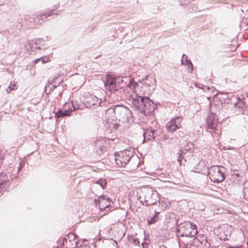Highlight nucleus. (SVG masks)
Listing matches in <instances>:
<instances>
[{
  "instance_id": "obj_13",
  "label": "nucleus",
  "mask_w": 248,
  "mask_h": 248,
  "mask_svg": "<svg viewBox=\"0 0 248 248\" xmlns=\"http://www.w3.org/2000/svg\"><path fill=\"white\" fill-rule=\"evenodd\" d=\"M206 124L208 129L213 130H218V128H219L220 124L217 122L215 116L213 113H210L206 119Z\"/></svg>"
},
{
  "instance_id": "obj_24",
  "label": "nucleus",
  "mask_w": 248,
  "mask_h": 248,
  "mask_svg": "<svg viewBox=\"0 0 248 248\" xmlns=\"http://www.w3.org/2000/svg\"><path fill=\"white\" fill-rule=\"evenodd\" d=\"M131 89L133 90L135 92V94L136 91V88L139 86L138 83L136 82H135L133 80H130L128 85H127Z\"/></svg>"
},
{
  "instance_id": "obj_41",
  "label": "nucleus",
  "mask_w": 248,
  "mask_h": 248,
  "mask_svg": "<svg viewBox=\"0 0 248 248\" xmlns=\"http://www.w3.org/2000/svg\"><path fill=\"white\" fill-rule=\"evenodd\" d=\"M233 247H230V248H233Z\"/></svg>"
},
{
  "instance_id": "obj_1",
  "label": "nucleus",
  "mask_w": 248,
  "mask_h": 248,
  "mask_svg": "<svg viewBox=\"0 0 248 248\" xmlns=\"http://www.w3.org/2000/svg\"><path fill=\"white\" fill-rule=\"evenodd\" d=\"M131 98V103L139 109L141 113L149 115L154 111L155 105L149 98L138 95L137 93L132 94Z\"/></svg>"
},
{
  "instance_id": "obj_9",
  "label": "nucleus",
  "mask_w": 248,
  "mask_h": 248,
  "mask_svg": "<svg viewBox=\"0 0 248 248\" xmlns=\"http://www.w3.org/2000/svg\"><path fill=\"white\" fill-rule=\"evenodd\" d=\"M159 200L158 193L156 190H148L144 197V202L147 206L155 205Z\"/></svg>"
},
{
  "instance_id": "obj_7",
  "label": "nucleus",
  "mask_w": 248,
  "mask_h": 248,
  "mask_svg": "<svg viewBox=\"0 0 248 248\" xmlns=\"http://www.w3.org/2000/svg\"><path fill=\"white\" fill-rule=\"evenodd\" d=\"M128 111L127 108L120 105H115L114 107H111L106 110V115H111L112 120L117 115L120 117H124Z\"/></svg>"
},
{
  "instance_id": "obj_27",
  "label": "nucleus",
  "mask_w": 248,
  "mask_h": 248,
  "mask_svg": "<svg viewBox=\"0 0 248 248\" xmlns=\"http://www.w3.org/2000/svg\"><path fill=\"white\" fill-rule=\"evenodd\" d=\"M244 198L248 202V182L246 183L243 188Z\"/></svg>"
},
{
  "instance_id": "obj_36",
  "label": "nucleus",
  "mask_w": 248,
  "mask_h": 248,
  "mask_svg": "<svg viewBox=\"0 0 248 248\" xmlns=\"http://www.w3.org/2000/svg\"><path fill=\"white\" fill-rule=\"evenodd\" d=\"M159 248H168L166 247L165 246L162 245V246H160Z\"/></svg>"
},
{
  "instance_id": "obj_11",
  "label": "nucleus",
  "mask_w": 248,
  "mask_h": 248,
  "mask_svg": "<svg viewBox=\"0 0 248 248\" xmlns=\"http://www.w3.org/2000/svg\"><path fill=\"white\" fill-rule=\"evenodd\" d=\"M93 202L96 205L98 204L99 208L102 209V208H105L109 206V203L112 201L109 198L107 197L106 196L101 195L98 197V199H95Z\"/></svg>"
},
{
  "instance_id": "obj_42",
  "label": "nucleus",
  "mask_w": 248,
  "mask_h": 248,
  "mask_svg": "<svg viewBox=\"0 0 248 248\" xmlns=\"http://www.w3.org/2000/svg\"><path fill=\"white\" fill-rule=\"evenodd\" d=\"M247 25H248V23H247Z\"/></svg>"
},
{
  "instance_id": "obj_19",
  "label": "nucleus",
  "mask_w": 248,
  "mask_h": 248,
  "mask_svg": "<svg viewBox=\"0 0 248 248\" xmlns=\"http://www.w3.org/2000/svg\"><path fill=\"white\" fill-rule=\"evenodd\" d=\"M181 63L183 65H187L189 73H192L193 71V64L191 61L187 59L186 55L183 54L181 59Z\"/></svg>"
},
{
  "instance_id": "obj_31",
  "label": "nucleus",
  "mask_w": 248,
  "mask_h": 248,
  "mask_svg": "<svg viewBox=\"0 0 248 248\" xmlns=\"http://www.w3.org/2000/svg\"><path fill=\"white\" fill-rule=\"evenodd\" d=\"M14 86H15V85H13L12 83L11 85H9L8 89H9L10 91H12L14 90Z\"/></svg>"
},
{
  "instance_id": "obj_2",
  "label": "nucleus",
  "mask_w": 248,
  "mask_h": 248,
  "mask_svg": "<svg viewBox=\"0 0 248 248\" xmlns=\"http://www.w3.org/2000/svg\"><path fill=\"white\" fill-rule=\"evenodd\" d=\"M177 232L178 235L182 237L189 238L190 240L187 242L196 244L199 241L195 237L198 232L197 227L190 221H184L177 226Z\"/></svg>"
},
{
  "instance_id": "obj_37",
  "label": "nucleus",
  "mask_w": 248,
  "mask_h": 248,
  "mask_svg": "<svg viewBox=\"0 0 248 248\" xmlns=\"http://www.w3.org/2000/svg\"><path fill=\"white\" fill-rule=\"evenodd\" d=\"M159 212H156V211H155V214H154V215H156V216H158V215L159 214Z\"/></svg>"
},
{
  "instance_id": "obj_23",
  "label": "nucleus",
  "mask_w": 248,
  "mask_h": 248,
  "mask_svg": "<svg viewBox=\"0 0 248 248\" xmlns=\"http://www.w3.org/2000/svg\"><path fill=\"white\" fill-rule=\"evenodd\" d=\"M128 241L130 244L137 246L140 244V242L138 238L135 237L133 235H129L128 236Z\"/></svg>"
},
{
  "instance_id": "obj_34",
  "label": "nucleus",
  "mask_w": 248,
  "mask_h": 248,
  "mask_svg": "<svg viewBox=\"0 0 248 248\" xmlns=\"http://www.w3.org/2000/svg\"><path fill=\"white\" fill-rule=\"evenodd\" d=\"M57 78V77H55L53 78L51 84L55 82V80Z\"/></svg>"
},
{
  "instance_id": "obj_15",
  "label": "nucleus",
  "mask_w": 248,
  "mask_h": 248,
  "mask_svg": "<svg viewBox=\"0 0 248 248\" xmlns=\"http://www.w3.org/2000/svg\"><path fill=\"white\" fill-rule=\"evenodd\" d=\"M101 103V99L93 95H90L86 101V106L91 107L92 106H99Z\"/></svg>"
},
{
  "instance_id": "obj_8",
  "label": "nucleus",
  "mask_w": 248,
  "mask_h": 248,
  "mask_svg": "<svg viewBox=\"0 0 248 248\" xmlns=\"http://www.w3.org/2000/svg\"><path fill=\"white\" fill-rule=\"evenodd\" d=\"M78 239L74 233H69L65 235L62 245L65 248H76L78 244Z\"/></svg>"
},
{
  "instance_id": "obj_20",
  "label": "nucleus",
  "mask_w": 248,
  "mask_h": 248,
  "mask_svg": "<svg viewBox=\"0 0 248 248\" xmlns=\"http://www.w3.org/2000/svg\"><path fill=\"white\" fill-rule=\"evenodd\" d=\"M246 107V104L245 103L242 99H240L239 97L238 98L237 101L234 103V108L238 109L239 112H241L244 110Z\"/></svg>"
},
{
  "instance_id": "obj_14",
  "label": "nucleus",
  "mask_w": 248,
  "mask_h": 248,
  "mask_svg": "<svg viewBox=\"0 0 248 248\" xmlns=\"http://www.w3.org/2000/svg\"><path fill=\"white\" fill-rule=\"evenodd\" d=\"M9 183L8 177L5 172L0 173V191L7 189Z\"/></svg>"
},
{
  "instance_id": "obj_25",
  "label": "nucleus",
  "mask_w": 248,
  "mask_h": 248,
  "mask_svg": "<svg viewBox=\"0 0 248 248\" xmlns=\"http://www.w3.org/2000/svg\"><path fill=\"white\" fill-rule=\"evenodd\" d=\"M158 219L159 217L157 216L153 215L152 217H150V218L148 219V224L149 225L155 224Z\"/></svg>"
},
{
  "instance_id": "obj_5",
  "label": "nucleus",
  "mask_w": 248,
  "mask_h": 248,
  "mask_svg": "<svg viewBox=\"0 0 248 248\" xmlns=\"http://www.w3.org/2000/svg\"><path fill=\"white\" fill-rule=\"evenodd\" d=\"M134 151L132 149L124 150L121 151L117 155L115 154V162L119 167H124L129 162L131 157L133 156Z\"/></svg>"
},
{
  "instance_id": "obj_33",
  "label": "nucleus",
  "mask_w": 248,
  "mask_h": 248,
  "mask_svg": "<svg viewBox=\"0 0 248 248\" xmlns=\"http://www.w3.org/2000/svg\"><path fill=\"white\" fill-rule=\"evenodd\" d=\"M117 125L118 124H113V127L114 128H117Z\"/></svg>"
},
{
  "instance_id": "obj_16",
  "label": "nucleus",
  "mask_w": 248,
  "mask_h": 248,
  "mask_svg": "<svg viewBox=\"0 0 248 248\" xmlns=\"http://www.w3.org/2000/svg\"><path fill=\"white\" fill-rule=\"evenodd\" d=\"M143 140L144 142L146 140H153L155 139V130H153L152 128H147L144 130L143 133Z\"/></svg>"
},
{
  "instance_id": "obj_40",
  "label": "nucleus",
  "mask_w": 248,
  "mask_h": 248,
  "mask_svg": "<svg viewBox=\"0 0 248 248\" xmlns=\"http://www.w3.org/2000/svg\"><path fill=\"white\" fill-rule=\"evenodd\" d=\"M247 248H248V241L247 242Z\"/></svg>"
},
{
  "instance_id": "obj_32",
  "label": "nucleus",
  "mask_w": 248,
  "mask_h": 248,
  "mask_svg": "<svg viewBox=\"0 0 248 248\" xmlns=\"http://www.w3.org/2000/svg\"><path fill=\"white\" fill-rule=\"evenodd\" d=\"M78 248H91L89 245H85L83 246H81L80 247H78Z\"/></svg>"
},
{
  "instance_id": "obj_22",
  "label": "nucleus",
  "mask_w": 248,
  "mask_h": 248,
  "mask_svg": "<svg viewBox=\"0 0 248 248\" xmlns=\"http://www.w3.org/2000/svg\"><path fill=\"white\" fill-rule=\"evenodd\" d=\"M71 111H72V108H70L69 110H64V111L60 109L55 113V116L58 119L64 116H69L71 115Z\"/></svg>"
},
{
  "instance_id": "obj_10",
  "label": "nucleus",
  "mask_w": 248,
  "mask_h": 248,
  "mask_svg": "<svg viewBox=\"0 0 248 248\" xmlns=\"http://www.w3.org/2000/svg\"><path fill=\"white\" fill-rule=\"evenodd\" d=\"M182 117L176 116L172 118L166 124L167 130L170 132H173L176 129L181 127Z\"/></svg>"
},
{
  "instance_id": "obj_4",
  "label": "nucleus",
  "mask_w": 248,
  "mask_h": 248,
  "mask_svg": "<svg viewBox=\"0 0 248 248\" xmlns=\"http://www.w3.org/2000/svg\"><path fill=\"white\" fill-rule=\"evenodd\" d=\"M226 169L220 166H212L208 169V175L211 181L219 183L223 182L226 178Z\"/></svg>"
},
{
  "instance_id": "obj_6",
  "label": "nucleus",
  "mask_w": 248,
  "mask_h": 248,
  "mask_svg": "<svg viewBox=\"0 0 248 248\" xmlns=\"http://www.w3.org/2000/svg\"><path fill=\"white\" fill-rule=\"evenodd\" d=\"M104 82L106 89L110 92L117 91L122 88L119 82L117 84V78L112 75H108Z\"/></svg>"
},
{
  "instance_id": "obj_18",
  "label": "nucleus",
  "mask_w": 248,
  "mask_h": 248,
  "mask_svg": "<svg viewBox=\"0 0 248 248\" xmlns=\"http://www.w3.org/2000/svg\"><path fill=\"white\" fill-rule=\"evenodd\" d=\"M44 41L42 39H37L32 40H30L28 42V44L30 46V48L31 51H33L35 49H40L41 47L39 46L41 45Z\"/></svg>"
},
{
  "instance_id": "obj_12",
  "label": "nucleus",
  "mask_w": 248,
  "mask_h": 248,
  "mask_svg": "<svg viewBox=\"0 0 248 248\" xmlns=\"http://www.w3.org/2000/svg\"><path fill=\"white\" fill-rule=\"evenodd\" d=\"M142 84L149 87L150 88L149 89L150 92H153L156 87V79L155 75H150L146 76V78L142 80Z\"/></svg>"
},
{
  "instance_id": "obj_17",
  "label": "nucleus",
  "mask_w": 248,
  "mask_h": 248,
  "mask_svg": "<svg viewBox=\"0 0 248 248\" xmlns=\"http://www.w3.org/2000/svg\"><path fill=\"white\" fill-rule=\"evenodd\" d=\"M165 220L166 222L170 223L171 225H176L178 218L174 213H169L166 215Z\"/></svg>"
},
{
  "instance_id": "obj_30",
  "label": "nucleus",
  "mask_w": 248,
  "mask_h": 248,
  "mask_svg": "<svg viewBox=\"0 0 248 248\" xmlns=\"http://www.w3.org/2000/svg\"><path fill=\"white\" fill-rule=\"evenodd\" d=\"M143 248H148V242H144L141 244Z\"/></svg>"
},
{
  "instance_id": "obj_38",
  "label": "nucleus",
  "mask_w": 248,
  "mask_h": 248,
  "mask_svg": "<svg viewBox=\"0 0 248 248\" xmlns=\"http://www.w3.org/2000/svg\"><path fill=\"white\" fill-rule=\"evenodd\" d=\"M109 120H110V119H107V120H106V122L108 124H109V123H110V122H109Z\"/></svg>"
},
{
  "instance_id": "obj_28",
  "label": "nucleus",
  "mask_w": 248,
  "mask_h": 248,
  "mask_svg": "<svg viewBox=\"0 0 248 248\" xmlns=\"http://www.w3.org/2000/svg\"><path fill=\"white\" fill-rule=\"evenodd\" d=\"M96 183L99 185L103 189H105L106 187L107 182L105 179H100L97 181Z\"/></svg>"
},
{
  "instance_id": "obj_29",
  "label": "nucleus",
  "mask_w": 248,
  "mask_h": 248,
  "mask_svg": "<svg viewBox=\"0 0 248 248\" xmlns=\"http://www.w3.org/2000/svg\"><path fill=\"white\" fill-rule=\"evenodd\" d=\"M72 107H73V108L72 111L76 110L77 109H81L80 108V106L79 105L78 103V102H77V101H72Z\"/></svg>"
},
{
  "instance_id": "obj_21",
  "label": "nucleus",
  "mask_w": 248,
  "mask_h": 248,
  "mask_svg": "<svg viewBox=\"0 0 248 248\" xmlns=\"http://www.w3.org/2000/svg\"><path fill=\"white\" fill-rule=\"evenodd\" d=\"M59 3H58L57 4L54 5L53 8V9L52 8V9L49 10V11H48V12L47 13L48 16H47L46 14H44L42 15L38 16H37V17H38V19L39 24H41L42 23V22H41L40 21V18H41L42 20L44 19H46L47 16H50L51 15L53 14L52 13L53 10H55L56 9H57L59 7Z\"/></svg>"
},
{
  "instance_id": "obj_3",
  "label": "nucleus",
  "mask_w": 248,
  "mask_h": 248,
  "mask_svg": "<svg viewBox=\"0 0 248 248\" xmlns=\"http://www.w3.org/2000/svg\"><path fill=\"white\" fill-rule=\"evenodd\" d=\"M194 149V144L191 142H188L178 150L177 154V161L180 165H185L187 160L192 156Z\"/></svg>"
},
{
  "instance_id": "obj_26",
  "label": "nucleus",
  "mask_w": 248,
  "mask_h": 248,
  "mask_svg": "<svg viewBox=\"0 0 248 248\" xmlns=\"http://www.w3.org/2000/svg\"><path fill=\"white\" fill-rule=\"evenodd\" d=\"M49 60V58L46 56L37 58L34 61V63H37L40 61H41L42 63H45L47 62Z\"/></svg>"
},
{
  "instance_id": "obj_35",
  "label": "nucleus",
  "mask_w": 248,
  "mask_h": 248,
  "mask_svg": "<svg viewBox=\"0 0 248 248\" xmlns=\"http://www.w3.org/2000/svg\"><path fill=\"white\" fill-rule=\"evenodd\" d=\"M167 179L168 178L167 177H165L162 180V181H167Z\"/></svg>"
},
{
  "instance_id": "obj_39",
  "label": "nucleus",
  "mask_w": 248,
  "mask_h": 248,
  "mask_svg": "<svg viewBox=\"0 0 248 248\" xmlns=\"http://www.w3.org/2000/svg\"><path fill=\"white\" fill-rule=\"evenodd\" d=\"M53 88L54 89H55V88H57V86H56V85H53Z\"/></svg>"
}]
</instances>
